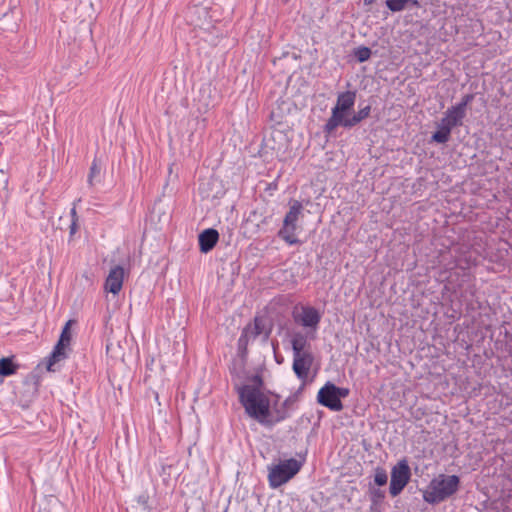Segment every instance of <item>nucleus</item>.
Segmentation results:
<instances>
[{"label":"nucleus","mask_w":512,"mask_h":512,"mask_svg":"<svg viewBox=\"0 0 512 512\" xmlns=\"http://www.w3.org/2000/svg\"><path fill=\"white\" fill-rule=\"evenodd\" d=\"M408 3H410L414 7H419V1L418 0H410Z\"/></svg>","instance_id":"obj_32"},{"label":"nucleus","mask_w":512,"mask_h":512,"mask_svg":"<svg viewBox=\"0 0 512 512\" xmlns=\"http://www.w3.org/2000/svg\"><path fill=\"white\" fill-rule=\"evenodd\" d=\"M246 333L255 340L259 336H263V340H267L271 334V328L266 326L265 320L261 317H255L252 324L245 328Z\"/></svg>","instance_id":"obj_13"},{"label":"nucleus","mask_w":512,"mask_h":512,"mask_svg":"<svg viewBox=\"0 0 512 512\" xmlns=\"http://www.w3.org/2000/svg\"><path fill=\"white\" fill-rule=\"evenodd\" d=\"M374 473V483L377 486H384L387 484L388 481V475L384 468L382 467H376Z\"/></svg>","instance_id":"obj_20"},{"label":"nucleus","mask_w":512,"mask_h":512,"mask_svg":"<svg viewBox=\"0 0 512 512\" xmlns=\"http://www.w3.org/2000/svg\"><path fill=\"white\" fill-rule=\"evenodd\" d=\"M293 354L306 353L304 351L307 345V336L302 332H295L291 337Z\"/></svg>","instance_id":"obj_16"},{"label":"nucleus","mask_w":512,"mask_h":512,"mask_svg":"<svg viewBox=\"0 0 512 512\" xmlns=\"http://www.w3.org/2000/svg\"><path fill=\"white\" fill-rule=\"evenodd\" d=\"M288 417H289L288 413L284 410L283 411L277 410L275 415H273L271 410H269V420L274 421L273 426L276 425L277 423L285 420Z\"/></svg>","instance_id":"obj_26"},{"label":"nucleus","mask_w":512,"mask_h":512,"mask_svg":"<svg viewBox=\"0 0 512 512\" xmlns=\"http://www.w3.org/2000/svg\"><path fill=\"white\" fill-rule=\"evenodd\" d=\"M317 402L335 412L343 409L342 401L339 400L334 390V384L329 381L318 391Z\"/></svg>","instance_id":"obj_7"},{"label":"nucleus","mask_w":512,"mask_h":512,"mask_svg":"<svg viewBox=\"0 0 512 512\" xmlns=\"http://www.w3.org/2000/svg\"><path fill=\"white\" fill-rule=\"evenodd\" d=\"M451 131L438 124V130L432 134V141L440 144L448 142Z\"/></svg>","instance_id":"obj_18"},{"label":"nucleus","mask_w":512,"mask_h":512,"mask_svg":"<svg viewBox=\"0 0 512 512\" xmlns=\"http://www.w3.org/2000/svg\"><path fill=\"white\" fill-rule=\"evenodd\" d=\"M101 173V166L99 165L98 161L96 159L93 160L90 171L88 174L87 182L89 186H93L96 182H99V177Z\"/></svg>","instance_id":"obj_19"},{"label":"nucleus","mask_w":512,"mask_h":512,"mask_svg":"<svg viewBox=\"0 0 512 512\" xmlns=\"http://www.w3.org/2000/svg\"><path fill=\"white\" fill-rule=\"evenodd\" d=\"M465 116L466 115L464 113L460 112L454 106H451L446 110L444 117L441 119L439 124L452 131L454 127H458L463 124Z\"/></svg>","instance_id":"obj_12"},{"label":"nucleus","mask_w":512,"mask_h":512,"mask_svg":"<svg viewBox=\"0 0 512 512\" xmlns=\"http://www.w3.org/2000/svg\"><path fill=\"white\" fill-rule=\"evenodd\" d=\"M79 229L78 221H71L69 226L70 236H73Z\"/></svg>","instance_id":"obj_29"},{"label":"nucleus","mask_w":512,"mask_h":512,"mask_svg":"<svg viewBox=\"0 0 512 512\" xmlns=\"http://www.w3.org/2000/svg\"><path fill=\"white\" fill-rule=\"evenodd\" d=\"M293 318L301 326L316 331L321 321V314L315 307L302 306L300 313L293 314Z\"/></svg>","instance_id":"obj_8"},{"label":"nucleus","mask_w":512,"mask_h":512,"mask_svg":"<svg viewBox=\"0 0 512 512\" xmlns=\"http://www.w3.org/2000/svg\"><path fill=\"white\" fill-rule=\"evenodd\" d=\"M371 113V106L366 105L365 107L359 109V111L349 117L348 121L345 122V129H350L357 124H359L364 119L368 118Z\"/></svg>","instance_id":"obj_15"},{"label":"nucleus","mask_w":512,"mask_h":512,"mask_svg":"<svg viewBox=\"0 0 512 512\" xmlns=\"http://www.w3.org/2000/svg\"><path fill=\"white\" fill-rule=\"evenodd\" d=\"M73 322H74L73 320H69L66 322L65 326L63 327L62 332L60 334V338H59L61 343L64 342L67 345H70V341H71L70 326Z\"/></svg>","instance_id":"obj_24"},{"label":"nucleus","mask_w":512,"mask_h":512,"mask_svg":"<svg viewBox=\"0 0 512 512\" xmlns=\"http://www.w3.org/2000/svg\"><path fill=\"white\" fill-rule=\"evenodd\" d=\"M124 269L117 265L113 267L105 281V290L116 295L120 292L123 286Z\"/></svg>","instance_id":"obj_10"},{"label":"nucleus","mask_w":512,"mask_h":512,"mask_svg":"<svg viewBox=\"0 0 512 512\" xmlns=\"http://www.w3.org/2000/svg\"><path fill=\"white\" fill-rule=\"evenodd\" d=\"M369 496L373 504H379L385 498V492L374 486L369 487Z\"/></svg>","instance_id":"obj_23"},{"label":"nucleus","mask_w":512,"mask_h":512,"mask_svg":"<svg viewBox=\"0 0 512 512\" xmlns=\"http://www.w3.org/2000/svg\"><path fill=\"white\" fill-rule=\"evenodd\" d=\"M376 0H363L364 5L369 6L372 5Z\"/></svg>","instance_id":"obj_33"},{"label":"nucleus","mask_w":512,"mask_h":512,"mask_svg":"<svg viewBox=\"0 0 512 512\" xmlns=\"http://www.w3.org/2000/svg\"><path fill=\"white\" fill-rule=\"evenodd\" d=\"M18 364L13 362L12 357H4L0 359V376L8 377L17 372Z\"/></svg>","instance_id":"obj_17"},{"label":"nucleus","mask_w":512,"mask_h":512,"mask_svg":"<svg viewBox=\"0 0 512 512\" xmlns=\"http://www.w3.org/2000/svg\"><path fill=\"white\" fill-rule=\"evenodd\" d=\"M334 390H335L336 395L339 398V400H341L342 398H346L350 393V390L348 388L337 387L335 384H334Z\"/></svg>","instance_id":"obj_28"},{"label":"nucleus","mask_w":512,"mask_h":512,"mask_svg":"<svg viewBox=\"0 0 512 512\" xmlns=\"http://www.w3.org/2000/svg\"><path fill=\"white\" fill-rule=\"evenodd\" d=\"M313 363V356L309 353L293 354L292 369L298 379L305 381L308 378Z\"/></svg>","instance_id":"obj_9"},{"label":"nucleus","mask_w":512,"mask_h":512,"mask_svg":"<svg viewBox=\"0 0 512 512\" xmlns=\"http://www.w3.org/2000/svg\"><path fill=\"white\" fill-rule=\"evenodd\" d=\"M70 215H71V221H78V215H77V211H76L75 205L70 210Z\"/></svg>","instance_id":"obj_31"},{"label":"nucleus","mask_w":512,"mask_h":512,"mask_svg":"<svg viewBox=\"0 0 512 512\" xmlns=\"http://www.w3.org/2000/svg\"><path fill=\"white\" fill-rule=\"evenodd\" d=\"M371 54H372L371 49L366 46H360L354 50V56L360 63H363V62L369 60V58L371 57Z\"/></svg>","instance_id":"obj_21"},{"label":"nucleus","mask_w":512,"mask_h":512,"mask_svg":"<svg viewBox=\"0 0 512 512\" xmlns=\"http://www.w3.org/2000/svg\"><path fill=\"white\" fill-rule=\"evenodd\" d=\"M302 210L303 205L300 201H291L289 211L286 213L283 220V226L278 232V236L289 245H295L300 243L295 233L298 228L297 222L299 220L300 215L302 214Z\"/></svg>","instance_id":"obj_5"},{"label":"nucleus","mask_w":512,"mask_h":512,"mask_svg":"<svg viewBox=\"0 0 512 512\" xmlns=\"http://www.w3.org/2000/svg\"><path fill=\"white\" fill-rule=\"evenodd\" d=\"M239 402L246 414L264 427L272 428L273 422L269 420L270 400L258 387L243 385L237 387Z\"/></svg>","instance_id":"obj_1"},{"label":"nucleus","mask_w":512,"mask_h":512,"mask_svg":"<svg viewBox=\"0 0 512 512\" xmlns=\"http://www.w3.org/2000/svg\"><path fill=\"white\" fill-rule=\"evenodd\" d=\"M250 341H253L252 337H250V335H248V333H246L245 329H243V331L238 339L239 349H246V347Z\"/></svg>","instance_id":"obj_27"},{"label":"nucleus","mask_w":512,"mask_h":512,"mask_svg":"<svg viewBox=\"0 0 512 512\" xmlns=\"http://www.w3.org/2000/svg\"><path fill=\"white\" fill-rule=\"evenodd\" d=\"M473 99H474L473 94H466L462 97V99L459 103L454 105V107L466 115V108H467L468 104L472 102Z\"/></svg>","instance_id":"obj_25"},{"label":"nucleus","mask_w":512,"mask_h":512,"mask_svg":"<svg viewBox=\"0 0 512 512\" xmlns=\"http://www.w3.org/2000/svg\"><path fill=\"white\" fill-rule=\"evenodd\" d=\"M459 487V476L439 474L429 482L423 491V500L431 505L439 504L456 494Z\"/></svg>","instance_id":"obj_2"},{"label":"nucleus","mask_w":512,"mask_h":512,"mask_svg":"<svg viewBox=\"0 0 512 512\" xmlns=\"http://www.w3.org/2000/svg\"><path fill=\"white\" fill-rule=\"evenodd\" d=\"M356 102V91H345L337 95L336 103L331 109V116L323 126V132L331 135L338 127L345 128V122L351 117Z\"/></svg>","instance_id":"obj_3"},{"label":"nucleus","mask_w":512,"mask_h":512,"mask_svg":"<svg viewBox=\"0 0 512 512\" xmlns=\"http://www.w3.org/2000/svg\"><path fill=\"white\" fill-rule=\"evenodd\" d=\"M302 462L290 458L277 465L268 466L269 486L276 489L292 479L301 469Z\"/></svg>","instance_id":"obj_4"},{"label":"nucleus","mask_w":512,"mask_h":512,"mask_svg":"<svg viewBox=\"0 0 512 512\" xmlns=\"http://www.w3.org/2000/svg\"><path fill=\"white\" fill-rule=\"evenodd\" d=\"M219 239V233L214 228L205 229L203 232L199 234L198 242L200 251L202 253H208L211 251L215 245L217 244Z\"/></svg>","instance_id":"obj_11"},{"label":"nucleus","mask_w":512,"mask_h":512,"mask_svg":"<svg viewBox=\"0 0 512 512\" xmlns=\"http://www.w3.org/2000/svg\"><path fill=\"white\" fill-rule=\"evenodd\" d=\"M252 381L256 384L255 387H258L259 389L263 384L262 377L260 375H254L252 377Z\"/></svg>","instance_id":"obj_30"},{"label":"nucleus","mask_w":512,"mask_h":512,"mask_svg":"<svg viewBox=\"0 0 512 512\" xmlns=\"http://www.w3.org/2000/svg\"><path fill=\"white\" fill-rule=\"evenodd\" d=\"M411 479V469L406 458L399 460L391 469L389 492L392 497L398 496Z\"/></svg>","instance_id":"obj_6"},{"label":"nucleus","mask_w":512,"mask_h":512,"mask_svg":"<svg viewBox=\"0 0 512 512\" xmlns=\"http://www.w3.org/2000/svg\"><path fill=\"white\" fill-rule=\"evenodd\" d=\"M410 0H386L385 4L391 12H400L405 9Z\"/></svg>","instance_id":"obj_22"},{"label":"nucleus","mask_w":512,"mask_h":512,"mask_svg":"<svg viewBox=\"0 0 512 512\" xmlns=\"http://www.w3.org/2000/svg\"><path fill=\"white\" fill-rule=\"evenodd\" d=\"M68 347H69V345H67L64 342L61 343V341L58 340L57 344L55 345V347L49 357L48 363H47V369L49 371H54L53 366L57 362L64 360L67 357L65 350Z\"/></svg>","instance_id":"obj_14"}]
</instances>
